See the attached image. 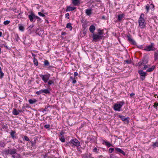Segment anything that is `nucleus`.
Wrapping results in <instances>:
<instances>
[{"label":"nucleus","instance_id":"obj_40","mask_svg":"<svg viewBox=\"0 0 158 158\" xmlns=\"http://www.w3.org/2000/svg\"><path fill=\"white\" fill-rule=\"evenodd\" d=\"M15 40L17 41H18V40H19V35L18 34H16L15 35Z\"/></svg>","mask_w":158,"mask_h":158},{"label":"nucleus","instance_id":"obj_14","mask_svg":"<svg viewBox=\"0 0 158 158\" xmlns=\"http://www.w3.org/2000/svg\"><path fill=\"white\" fill-rule=\"evenodd\" d=\"M127 37L128 40L129 42L132 43L133 44H134L136 43L135 41L132 39L130 35H127Z\"/></svg>","mask_w":158,"mask_h":158},{"label":"nucleus","instance_id":"obj_42","mask_svg":"<svg viewBox=\"0 0 158 158\" xmlns=\"http://www.w3.org/2000/svg\"><path fill=\"white\" fill-rule=\"evenodd\" d=\"M110 158H118L117 156L113 154H111L110 155Z\"/></svg>","mask_w":158,"mask_h":158},{"label":"nucleus","instance_id":"obj_47","mask_svg":"<svg viewBox=\"0 0 158 158\" xmlns=\"http://www.w3.org/2000/svg\"><path fill=\"white\" fill-rule=\"evenodd\" d=\"M158 143H153V146L155 148L156 147H158Z\"/></svg>","mask_w":158,"mask_h":158},{"label":"nucleus","instance_id":"obj_44","mask_svg":"<svg viewBox=\"0 0 158 158\" xmlns=\"http://www.w3.org/2000/svg\"><path fill=\"white\" fill-rule=\"evenodd\" d=\"M38 14L40 16L44 17L45 16V15L44 14H42L40 12H39Z\"/></svg>","mask_w":158,"mask_h":158},{"label":"nucleus","instance_id":"obj_9","mask_svg":"<svg viewBox=\"0 0 158 158\" xmlns=\"http://www.w3.org/2000/svg\"><path fill=\"white\" fill-rule=\"evenodd\" d=\"M118 117L120 118L123 121H125L126 123H128L129 122V117L125 118V116L121 115H118Z\"/></svg>","mask_w":158,"mask_h":158},{"label":"nucleus","instance_id":"obj_10","mask_svg":"<svg viewBox=\"0 0 158 158\" xmlns=\"http://www.w3.org/2000/svg\"><path fill=\"white\" fill-rule=\"evenodd\" d=\"M41 77L42 78V80L45 83H47L49 79L50 76L48 75L45 74L43 75H42Z\"/></svg>","mask_w":158,"mask_h":158},{"label":"nucleus","instance_id":"obj_41","mask_svg":"<svg viewBox=\"0 0 158 158\" xmlns=\"http://www.w3.org/2000/svg\"><path fill=\"white\" fill-rule=\"evenodd\" d=\"M10 21L6 20L3 23L5 25H7L9 24L10 23Z\"/></svg>","mask_w":158,"mask_h":158},{"label":"nucleus","instance_id":"obj_53","mask_svg":"<svg viewBox=\"0 0 158 158\" xmlns=\"http://www.w3.org/2000/svg\"><path fill=\"white\" fill-rule=\"evenodd\" d=\"M35 143H34L33 142H31V145L32 146H33L35 145Z\"/></svg>","mask_w":158,"mask_h":158},{"label":"nucleus","instance_id":"obj_18","mask_svg":"<svg viewBox=\"0 0 158 158\" xmlns=\"http://www.w3.org/2000/svg\"><path fill=\"white\" fill-rule=\"evenodd\" d=\"M28 101L30 104H32L36 102H37V100L35 99H30Z\"/></svg>","mask_w":158,"mask_h":158},{"label":"nucleus","instance_id":"obj_2","mask_svg":"<svg viewBox=\"0 0 158 158\" xmlns=\"http://www.w3.org/2000/svg\"><path fill=\"white\" fill-rule=\"evenodd\" d=\"M103 32L102 30H98V32L96 34L93 33L92 35L93 40L97 42L101 40L103 37Z\"/></svg>","mask_w":158,"mask_h":158},{"label":"nucleus","instance_id":"obj_45","mask_svg":"<svg viewBox=\"0 0 158 158\" xmlns=\"http://www.w3.org/2000/svg\"><path fill=\"white\" fill-rule=\"evenodd\" d=\"M44 127L45 128L48 129L50 128V126L49 124H46L44 125Z\"/></svg>","mask_w":158,"mask_h":158},{"label":"nucleus","instance_id":"obj_33","mask_svg":"<svg viewBox=\"0 0 158 158\" xmlns=\"http://www.w3.org/2000/svg\"><path fill=\"white\" fill-rule=\"evenodd\" d=\"M19 29L21 31H23L24 30L23 27L22 25L19 26Z\"/></svg>","mask_w":158,"mask_h":158},{"label":"nucleus","instance_id":"obj_37","mask_svg":"<svg viewBox=\"0 0 158 158\" xmlns=\"http://www.w3.org/2000/svg\"><path fill=\"white\" fill-rule=\"evenodd\" d=\"M143 65L144 66L143 68H142V69L143 70H145L147 68H148L149 66V65L145 64V65Z\"/></svg>","mask_w":158,"mask_h":158},{"label":"nucleus","instance_id":"obj_28","mask_svg":"<svg viewBox=\"0 0 158 158\" xmlns=\"http://www.w3.org/2000/svg\"><path fill=\"white\" fill-rule=\"evenodd\" d=\"M5 143L2 141H0V148H4L5 147Z\"/></svg>","mask_w":158,"mask_h":158},{"label":"nucleus","instance_id":"obj_52","mask_svg":"<svg viewBox=\"0 0 158 158\" xmlns=\"http://www.w3.org/2000/svg\"><path fill=\"white\" fill-rule=\"evenodd\" d=\"M78 75V73L77 72H75L74 73V76L75 77H76Z\"/></svg>","mask_w":158,"mask_h":158},{"label":"nucleus","instance_id":"obj_30","mask_svg":"<svg viewBox=\"0 0 158 158\" xmlns=\"http://www.w3.org/2000/svg\"><path fill=\"white\" fill-rule=\"evenodd\" d=\"M60 139L62 142H64L65 141L64 138L63 136H62L60 138Z\"/></svg>","mask_w":158,"mask_h":158},{"label":"nucleus","instance_id":"obj_6","mask_svg":"<svg viewBox=\"0 0 158 158\" xmlns=\"http://www.w3.org/2000/svg\"><path fill=\"white\" fill-rule=\"evenodd\" d=\"M148 63V60L145 59L144 58L142 60H140L139 62L137 64V66H138L139 68H141V66L143 65H145L146 64H147Z\"/></svg>","mask_w":158,"mask_h":158},{"label":"nucleus","instance_id":"obj_19","mask_svg":"<svg viewBox=\"0 0 158 158\" xmlns=\"http://www.w3.org/2000/svg\"><path fill=\"white\" fill-rule=\"evenodd\" d=\"M103 142L105 143V144L108 147L112 146V144L107 140H104Z\"/></svg>","mask_w":158,"mask_h":158},{"label":"nucleus","instance_id":"obj_38","mask_svg":"<svg viewBox=\"0 0 158 158\" xmlns=\"http://www.w3.org/2000/svg\"><path fill=\"white\" fill-rule=\"evenodd\" d=\"M154 57L156 60H157L158 59V53H155Z\"/></svg>","mask_w":158,"mask_h":158},{"label":"nucleus","instance_id":"obj_35","mask_svg":"<svg viewBox=\"0 0 158 158\" xmlns=\"http://www.w3.org/2000/svg\"><path fill=\"white\" fill-rule=\"evenodd\" d=\"M4 76V74L2 71H0V78L2 79Z\"/></svg>","mask_w":158,"mask_h":158},{"label":"nucleus","instance_id":"obj_12","mask_svg":"<svg viewBox=\"0 0 158 158\" xmlns=\"http://www.w3.org/2000/svg\"><path fill=\"white\" fill-rule=\"evenodd\" d=\"M35 14L33 13H31L30 14L28 15V18L31 22H35V19L34 20V19H35Z\"/></svg>","mask_w":158,"mask_h":158},{"label":"nucleus","instance_id":"obj_48","mask_svg":"<svg viewBox=\"0 0 158 158\" xmlns=\"http://www.w3.org/2000/svg\"><path fill=\"white\" fill-rule=\"evenodd\" d=\"M35 19H37L38 21H40L41 20V18L38 16H35Z\"/></svg>","mask_w":158,"mask_h":158},{"label":"nucleus","instance_id":"obj_54","mask_svg":"<svg viewBox=\"0 0 158 158\" xmlns=\"http://www.w3.org/2000/svg\"><path fill=\"white\" fill-rule=\"evenodd\" d=\"M31 54H32V56L34 58H35V57L36 56L35 54H34L33 53H32Z\"/></svg>","mask_w":158,"mask_h":158},{"label":"nucleus","instance_id":"obj_59","mask_svg":"<svg viewBox=\"0 0 158 158\" xmlns=\"http://www.w3.org/2000/svg\"><path fill=\"white\" fill-rule=\"evenodd\" d=\"M4 47H5L7 49H8V47L6 45H4Z\"/></svg>","mask_w":158,"mask_h":158},{"label":"nucleus","instance_id":"obj_58","mask_svg":"<svg viewBox=\"0 0 158 158\" xmlns=\"http://www.w3.org/2000/svg\"><path fill=\"white\" fill-rule=\"evenodd\" d=\"M70 78L72 81L74 79L72 77H70Z\"/></svg>","mask_w":158,"mask_h":158},{"label":"nucleus","instance_id":"obj_13","mask_svg":"<svg viewBox=\"0 0 158 158\" xmlns=\"http://www.w3.org/2000/svg\"><path fill=\"white\" fill-rule=\"evenodd\" d=\"M96 29L95 26L94 25H91L89 28V31L92 33H94V32Z\"/></svg>","mask_w":158,"mask_h":158},{"label":"nucleus","instance_id":"obj_39","mask_svg":"<svg viewBox=\"0 0 158 158\" xmlns=\"http://www.w3.org/2000/svg\"><path fill=\"white\" fill-rule=\"evenodd\" d=\"M48 85H51L52 84L54 83V82L53 81L51 80H49L48 81Z\"/></svg>","mask_w":158,"mask_h":158},{"label":"nucleus","instance_id":"obj_34","mask_svg":"<svg viewBox=\"0 0 158 158\" xmlns=\"http://www.w3.org/2000/svg\"><path fill=\"white\" fill-rule=\"evenodd\" d=\"M114 150L115 151V149L113 148H111L109 149L108 151L110 153H112Z\"/></svg>","mask_w":158,"mask_h":158},{"label":"nucleus","instance_id":"obj_5","mask_svg":"<svg viewBox=\"0 0 158 158\" xmlns=\"http://www.w3.org/2000/svg\"><path fill=\"white\" fill-rule=\"evenodd\" d=\"M69 143L72 147L73 146L78 147L80 145V142L76 139H72L69 142Z\"/></svg>","mask_w":158,"mask_h":158},{"label":"nucleus","instance_id":"obj_20","mask_svg":"<svg viewBox=\"0 0 158 158\" xmlns=\"http://www.w3.org/2000/svg\"><path fill=\"white\" fill-rule=\"evenodd\" d=\"M72 3L75 6L77 5L80 4L79 1L78 0H73Z\"/></svg>","mask_w":158,"mask_h":158},{"label":"nucleus","instance_id":"obj_55","mask_svg":"<svg viewBox=\"0 0 158 158\" xmlns=\"http://www.w3.org/2000/svg\"><path fill=\"white\" fill-rule=\"evenodd\" d=\"M150 7H151L152 8H154V6L152 4H151L150 5Z\"/></svg>","mask_w":158,"mask_h":158},{"label":"nucleus","instance_id":"obj_1","mask_svg":"<svg viewBox=\"0 0 158 158\" xmlns=\"http://www.w3.org/2000/svg\"><path fill=\"white\" fill-rule=\"evenodd\" d=\"M17 150L15 148L6 149L3 152L6 155H10L13 158H20V155L16 153Z\"/></svg>","mask_w":158,"mask_h":158},{"label":"nucleus","instance_id":"obj_17","mask_svg":"<svg viewBox=\"0 0 158 158\" xmlns=\"http://www.w3.org/2000/svg\"><path fill=\"white\" fill-rule=\"evenodd\" d=\"M92 10L91 9H87L85 10V13L88 15H90L92 14Z\"/></svg>","mask_w":158,"mask_h":158},{"label":"nucleus","instance_id":"obj_27","mask_svg":"<svg viewBox=\"0 0 158 158\" xmlns=\"http://www.w3.org/2000/svg\"><path fill=\"white\" fill-rule=\"evenodd\" d=\"M43 93H44L46 94H48L50 93V91L48 89H42Z\"/></svg>","mask_w":158,"mask_h":158},{"label":"nucleus","instance_id":"obj_62","mask_svg":"<svg viewBox=\"0 0 158 158\" xmlns=\"http://www.w3.org/2000/svg\"><path fill=\"white\" fill-rule=\"evenodd\" d=\"M18 112L19 113H19L21 112L22 111V110H18Z\"/></svg>","mask_w":158,"mask_h":158},{"label":"nucleus","instance_id":"obj_7","mask_svg":"<svg viewBox=\"0 0 158 158\" xmlns=\"http://www.w3.org/2000/svg\"><path fill=\"white\" fill-rule=\"evenodd\" d=\"M138 73L140 75V78L142 81L144 80L145 78V77L147 75V73L143 72V70L141 69L138 71Z\"/></svg>","mask_w":158,"mask_h":158},{"label":"nucleus","instance_id":"obj_50","mask_svg":"<svg viewBox=\"0 0 158 158\" xmlns=\"http://www.w3.org/2000/svg\"><path fill=\"white\" fill-rule=\"evenodd\" d=\"M158 106V104L156 103H155L154 105V107H157Z\"/></svg>","mask_w":158,"mask_h":158},{"label":"nucleus","instance_id":"obj_51","mask_svg":"<svg viewBox=\"0 0 158 158\" xmlns=\"http://www.w3.org/2000/svg\"><path fill=\"white\" fill-rule=\"evenodd\" d=\"M77 82L76 80L74 79V80H73L72 83L73 84H75Z\"/></svg>","mask_w":158,"mask_h":158},{"label":"nucleus","instance_id":"obj_3","mask_svg":"<svg viewBox=\"0 0 158 158\" xmlns=\"http://www.w3.org/2000/svg\"><path fill=\"white\" fill-rule=\"evenodd\" d=\"M144 15L143 14H141L139 19V24L140 27L144 28L145 27V20L144 19Z\"/></svg>","mask_w":158,"mask_h":158},{"label":"nucleus","instance_id":"obj_57","mask_svg":"<svg viewBox=\"0 0 158 158\" xmlns=\"http://www.w3.org/2000/svg\"><path fill=\"white\" fill-rule=\"evenodd\" d=\"M135 95V94L134 93H131L130 94V96L131 97H132L133 96Z\"/></svg>","mask_w":158,"mask_h":158},{"label":"nucleus","instance_id":"obj_43","mask_svg":"<svg viewBox=\"0 0 158 158\" xmlns=\"http://www.w3.org/2000/svg\"><path fill=\"white\" fill-rule=\"evenodd\" d=\"M17 17L18 18H22V13H19L18 14V16H17Z\"/></svg>","mask_w":158,"mask_h":158},{"label":"nucleus","instance_id":"obj_61","mask_svg":"<svg viewBox=\"0 0 158 158\" xmlns=\"http://www.w3.org/2000/svg\"><path fill=\"white\" fill-rule=\"evenodd\" d=\"M2 35V32H0V37Z\"/></svg>","mask_w":158,"mask_h":158},{"label":"nucleus","instance_id":"obj_24","mask_svg":"<svg viewBox=\"0 0 158 158\" xmlns=\"http://www.w3.org/2000/svg\"><path fill=\"white\" fill-rule=\"evenodd\" d=\"M71 25V24L70 23H68L66 27V28H69L70 30H72L73 28Z\"/></svg>","mask_w":158,"mask_h":158},{"label":"nucleus","instance_id":"obj_15","mask_svg":"<svg viewBox=\"0 0 158 158\" xmlns=\"http://www.w3.org/2000/svg\"><path fill=\"white\" fill-rule=\"evenodd\" d=\"M36 33L39 36H41L44 33V31L42 29H37L36 31Z\"/></svg>","mask_w":158,"mask_h":158},{"label":"nucleus","instance_id":"obj_46","mask_svg":"<svg viewBox=\"0 0 158 158\" xmlns=\"http://www.w3.org/2000/svg\"><path fill=\"white\" fill-rule=\"evenodd\" d=\"M24 139H25L26 141H28L29 140V138L27 136H24Z\"/></svg>","mask_w":158,"mask_h":158},{"label":"nucleus","instance_id":"obj_49","mask_svg":"<svg viewBox=\"0 0 158 158\" xmlns=\"http://www.w3.org/2000/svg\"><path fill=\"white\" fill-rule=\"evenodd\" d=\"M69 13H66L65 14V17L66 18H67L68 19H69Z\"/></svg>","mask_w":158,"mask_h":158},{"label":"nucleus","instance_id":"obj_16","mask_svg":"<svg viewBox=\"0 0 158 158\" xmlns=\"http://www.w3.org/2000/svg\"><path fill=\"white\" fill-rule=\"evenodd\" d=\"M76 7H71L70 6H68L67 7V9L66 10V11H73L74 10Z\"/></svg>","mask_w":158,"mask_h":158},{"label":"nucleus","instance_id":"obj_23","mask_svg":"<svg viewBox=\"0 0 158 158\" xmlns=\"http://www.w3.org/2000/svg\"><path fill=\"white\" fill-rule=\"evenodd\" d=\"M18 112V111L17 110L15 109H13L12 113L13 114L16 115L19 114Z\"/></svg>","mask_w":158,"mask_h":158},{"label":"nucleus","instance_id":"obj_32","mask_svg":"<svg viewBox=\"0 0 158 158\" xmlns=\"http://www.w3.org/2000/svg\"><path fill=\"white\" fill-rule=\"evenodd\" d=\"M44 63L45 66H48L49 65V63L47 60H45Z\"/></svg>","mask_w":158,"mask_h":158},{"label":"nucleus","instance_id":"obj_21","mask_svg":"<svg viewBox=\"0 0 158 158\" xmlns=\"http://www.w3.org/2000/svg\"><path fill=\"white\" fill-rule=\"evenodd\" d=\"M124 15L123 14H120L118 16V19L119 21H120L123 17Z\"/></svg>","mask_w":158,"mask_h":158},{"label":"nucleus","instance_id":"obj_25","mask_svg":"<svg viewBox=\"0 0 158 158\" xmlns=\"http://www.w3.org/2000/svg\"><path fill=\"white\" fill-rule=\"evenodd\" d=\"M15 132L13 131H11V132H10V135L12 138L13 139L15 138Z\"/></svg>","mask_w":158,"mask_h":158},{"label":"nucleus","instance_id":"obj_26","mask_svg":"<svg viewBox=\"0 0 158 158\" xmlns=\"http://www.w3.org/2000/svg\"><path fill=\"white\" fill-rule=\"evenodd\" d=\"M33 62L35 65L36 66L38 65V61L35 58H33Z\"/></svg>","mask_w":158,"mask_h":158},{"label":"nucleus","instance_id":"obj_60","mask_svg":"<svg viewBox=\"0 0 158 158\" xmlns=\"http://www.w3.org/2000/svg\"><path fill=\"white\" fill-rule=\"evenodd\" d=\"M4 45H5V44H2V45H1V47H4Z\"/></svg>","mask_w":158,"mask_h":158},{"label":"nucleus","instance_id":"obj_11","mask_svg":"<svg viewBox=\"0 0 158 158\" xmlns=\"http://www.w3.org/2000/svg\"><path fill=\"white\" fill-rule=\"evenodd\" d=\"M115 153L117 154H122L125 156L126 155L125 153L121 149L116 148H115Z\"/></svg>","mask_w":158,"mask_h":158},{"label":"nucleus","instance_id":"obj_4","mask_svg":"<svg viewBox=\"0 0 158 158\" xmlns=\"http://www.w3.org/2000/svg\"><path fill=\"white\" fill-rule=\"evenodd\" d=\"M124 102L123 101L119 102L114 105V109L116 111H119L121 110L122 107L123 106Z\"/></svg>","mask_w":158,"mask_h":158},{"label":"nucleus","instance_id":"obj_31","mask_svg":"<svg viewBox=\"0 0 158 158\" xmlns=\"http://www.w3.org/2000/svg\"><path fill=\"white\" fill-rule=\"evenodd\" d=\"M43 93V91H42V89H41L39 91H36V92H35V94H38V95H40V94H42Z\"/></svg>","mask_w":158,"mask_h":158},{"label":"nucleus","instance_id":"obj_64","mask_svg":"<svg viewBox=\"0 0 158 158\" xmlns=\"http://www.w3.org/2000/svg\"><path fill=\"white\" fill-rule=\"evenodd\" d=\"M0 71H2V68L1 67H0Z\"/></svg>","mask_w":158,"mask_h":158},{"label":"nucleus","instance_id":"obj_22","mask_svg":"<svg viewBox=\"0 0 158 158\" xmlns=\"http://www.w3.org/2000/svg\"><path fill=\"white\" fill-rule=\"evenodd\" d=\"M155 68L154 66H152L151 68L148 69L146 71L147 72H150L152 71Z\"/></svg>","mask_w":158,"mask_h":158},{"label":"nucleus","instance_id":"obj_36","mask_svg":"<svg viewBox=\"0 0 158 158\" xmlns=\"http://www.w3.org/2000/svg\"><path fill=\"white\" fill-rule=\"evenodd\" d=\"M145 9L147 10V12L148 13L149 10V5L148 4L145 6Z\"/></svg>","mask_w":158,"mask_h":158},{"label":"nucleus","instance_id":"obj_8","mask_svg":"<svg viewBox=\"0 0 158 158\" xmlns=\"http://www.w3.org/2000/svg\"><path fill=\"white\" fill-rule=\"evenodd\" d=\"M154 44L151 43V45L146 46L144 50L147 51H154L155 49V48L153 47Z\"/></svg>","mask_w":158,"mask_h":158},{"label":"nucleus","instance_id":"obj_56","mask_svg":"<svg viewBox=\"0 0 158 158\" xmlns=\"http://www.w3.org/2000/svg\"><path fill=\"white\" fill-rule=\"evenodd\" d=\"M126 62L128 64H130L131 63L130 61L129 60H126Z\"/></svg>","mask_w":158,"mask_h":158},{"label":"nucleus","instance_id":"obj_63","mask_svg":"<svg viewBox=\"0 0 158 158\" xmlns=\"http://www.w3.org/2000/svg\"><path fill=\"white\" fill-rule=\"evenodd\" d=\"M65 32H64V33H62V35H64V34H65Z\"/></svg>","mask_w":158,"mask_h":158},{"label":"nucleus","instance_id":"obj_29","mask_svg":"<svg viewBox=\"0 0 158 158\" xmlns=\"http://www.w3.org/2000/svg\"><path fill=\"white\" fill-rule=\"evenodd\" d=\"M99 149H97L96 148H94L93 150V151L94 152L96 153H99Z\"/></svg>","mask_w":158,"mask_h":158}]
</instances>
